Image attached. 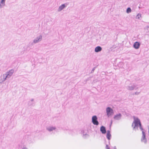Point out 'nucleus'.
Returning a JSON list of instances; mask_svg holds the SVG:
<instances>
[{"mask_svg": "<svg viewBox=\"0 0 149 149\" xmlns=\"http://www.w3.org/2000/svg\"><path fill=\"white\" fill-rule=\"evenodd\" d=\"M92 122L95 125H98L99 123L97 120V118L96 116H93L92 118Z\"/></svg>", "mask_w": 149, "mask_h": 149, "instance_id": "39448f33", "label": "nucleus"}, {"mask_svg": "<svg viewBox=\"0 0 149 149\" xmlns=\"http://www.w3.org/2000/svg\"><path fill=\"white\" fill-rule=\"evenodd\" d=\"M88 80V79H87V81Z\"/></svg>", "mask_w": 149, "mask_h": 149, "instance_id": "f704fd0d", "label": "nucleus"}, {"mask_svg": "<svg viewBox=\"0 0 149 149\" xmlns=\"http://www.w3.org/2000/svg\"><path fill=\"white\" fill-rule=\"evenodd\" d=\"M107 134H111L110 130H107Z\"/></svg>", "mask_w": 149, "mask_h": 149, "instance_id": "cd10ccee", "label": "nucleus"}, {"mask_svg": "<svg viewBox=\"0 0 149 149\" xmlns=\"http://www.w3.org/2000/svg\"><path fill=\"white\" fill-rule=\"evenodd\" d=\"M6 0H1L0 2V8H2L5 5V1Z\"/></svg>", "mask_w": 149, "mask_h": 149, "instance_id": "ddd939ff", "label": "nucleus"}, {"mask_svg": "<svg viewBox=\"0 0 149 149\" xmlns=\"http://www.w3.org/2000/svg\"><path fill=\"white\" fill-rule=\"evenodd\" d=\"M97 68V66H95V67H94L92 69V70L91 71V73H93L94 70H95V69Z\"/></svg>", "mask_w": 149, "mask_h": 149, "instance_id": "5701e85b", "label": "nucleus"}, {"mask_svg": "<svg viewBox=\"0 0 149 149\" xmlns=\"http://www.w3.org/2000/svg\"><path fill=\"white\" fill-rule=\"evenodd\" d=\"M109 144H110V141H109Z\"/></svg>", "mask_w": 149, "mask_h": 149, "instance_id": "72a5a7b5", "label": "nucleus"}, {"mask_svg": "<svg viewBox=\"0 0 149 149\" xmlns=\"http://www.w3.org/2000/svg\"><path fill=\"white\" fill-rule=\"evenodd\" d=\"M140 93V92H136L134 93V94H133V95H134L135 94L136 95H138Z\"/></svg>", "mask_w": 149, "mask_h": 149, "instance_id": "393cba45", "label": "nucleus"}, {"mask_svg": "<svg viewBox=\"0 0 149 149\" xmlns=\"http://www.w3.org/2000/svg\"><path fill=\"white\" fill-rule=\"evenodd\" d=\"M106 113L107 117H109L113 114L114 111L111 107H108L106 109Z\"/></svg>", "mask_w": 149, "mask_h": 149, "instance_id": "f03ea898", "label": "nucleus"}, {"mask_svg": "<svg viewBox=\"0 0 149 149\" xmlns=\"http://www.w3.org/2000/svg\"><path fill=\"white\" fill-rule=\"evenodd\" d=\"M14 70L13 69H11L9 71L6 72V76H4L6 78V79L7 78H10V77L12 75L13 73H14Z\"/></svg>", "mask_w": 149, "mask_h": 149, "instance_id": "423d86ee", "label": "nucleus"}, {"mask_svg": "<svg viewBox=\"0 0 149 149\" xmlns=\"http://www.w3.org/2000/svg\"><path fill=\"white\" fill-rule=\"evenodd\" d=\"M68 5V4L67 3L62 4L61 5L59 6L58 9V11H61L64 8L66 7Z\"/></svg>", "mask_w": 149, "mask_h": 149, "instance_id": "9d476101", "label": "nucleus"}, {"mask_svg": "<svg viewBox=\"0 0 149 149\" xmlns=\"http://www.w3.org/2000/svg\"><path fill=\"white\" fill-rule=\"evenodd\" d=\"M122 117V115L120 113H119L114 115L113 117V118L115 120H119Z\"/></svg>", "mask_w": 149, "mask_h": 149, "instance_id": "6e6552de", "label": "nucleus"}, {"mask_svg": "<svg viewBox=\"0 0 149 149\" xmlns=\"http://www.w3.org/2000/svg\"><path fill=\"white\" fill-rule=\"evenodd\" d=\"M22 149H27V148L26 147H23L22 148Z\"/></svg>", "mask_w": 149, "mask_h": 149, "instance_id": "c756f323", "label": "nucleus"}, {"mask_svg": "<svg viewBox=\"0 0 149 149\" xmlns=\"http://www.w3.org/2000/svg\"><path fill=\"white\" fill-rule=\"evenodd\" d=\"M125 114L127 116H128L129 114V113H125Z\"/></svg>", "mask_w": 149, "mask_h": 149, "instance_id": "2f4dec72", "label": "nucleus"}, {"mask_svg": "<svg viewBox=\"0 0 149 149\" xmlns=\"http://www.w3.org/2000/svg\"><path fill=\"white\" fill-rule=\"evenodd\" d=\"M56 127H49L47 128V129L49 132L52 131L53 130H55Z\"/></svg>", "mask_w": 149, "mask_h": 149, "instance_id": "2eb2a0df", "label": "nucleus"}, {"mask_svg": "<svg viewBox=\"0 0 149 149\" xmlns=\"http://www.w3.org/2000/svg\"><path fill=\"white\" fill-rule=\"evenodd\" d=\"M141 14L139 13L138 14L136 17V18L138 19H140V17H141Z\"/></svg>", "mask_w": 149, "mask_h": 149, "instance_id": "4be33fe9", "label": "nucleus"}, {"mask_svg": "<svg viewBox=\"0 0 149 149\" xmlns=\"http://www.w3.org/2000/svg\"><path fill=\"white\" fill-rule=\"evenodd\" d=\"M134 126L132 127H133V130H134L135 131H136V130H138V127H139V125L137 124H134Z\"/></svg>", "mask_w": 149, "mask_h": 149, "instance_id": "f3484780", "label": "nucleus"}, {"mask_svg": "<svg viewBox=\"0 0 149 149\" xmlns=\"http://www.w3.org/2000/svg\"><path fill=\"white\" fill-rule=\"evenodd\" d=\"M112 121H111V124L109 125V129H110V130H111V124H112Z\"/></svg>", "mask_w": 149, "mask_h": 149, "instance_id": "bb28decb", "label": "nucleus"}, {"mask_svg": "<svg viewBox=\"0 0 149 149\" xmlns=\"http://www.w3.org/2000/svg\"><path fill=\"white\" fill-rule=\"evenodd\" d=\"M102 50V47L100 46H97L96 47L95 49V52H98L101 51Z\"/></svg>", "mask_w": 149, "mask_h": 149, "instance_id": "f8f14e48", "label": "nucleus"}, {"mask_svg": "<svg viewBox=\"0 0 149 149\" xmlns=\"http://www.w3.org/2000/svg\"><path fill=\"white\" fill-rule=\"evenodd\" d=\"M3 79H2L1 78V79H0V82H1V83L2 84V83L3 82V81H5L6 80V78L5 77V76L4 75L3 76Z\"/></svg>", "mask_w": 149, "mask_h": 149, "instance_id": "6ab92c4d", "label": "nucleus"}, {"mask_svg": "<svg viewBox=\"0 0 149 149\" xmlns=\"http://www.w3.org/2000/svg\"><path fill=\"white\" fill-rule=\"evenodd\" d=\"M137 85L135 84H131L127 86V89L129 91H132L134 89L136 90L139 88V87H137Z\"/></svg>", "mask_w": 149, "mask_h": 149, "instance_id": "7ed1b4c3", "label": "nucleus"}, {"mask_svg": "<svg viewBox=\"0 0 149 149\" xmlns=\"http://www.w3.org/2000/svg\"><path fill=\"white\" fill-rule=\"evenodd\" d=\"M82 133L83 134V136L84 138H86V137H88L89 135L87 134V132L85 130H83L81 131Z\"/></svg>", "mask_w": 149, "mask_h": 149, "instance_id": "4468645a", "label": "nucleus"}, {"mask_svg": "<svg viewBox=\"0 0 149 149\" xmlns=\"http://www.w3.org/2000/svg\"><path fill=\"white\" fill-rule=\"evenodd\" d=\"M147 29L149 30V27H147Z\"/></svg>", "mask_w": 149, "mask_h": 149, "instance_id": "473e14b6", "label": "nucleus"}, {"mask_svg": "<svg viewBox=\"0 0 149 149\" xmlns=\"http://www.w3.org/2000/svg\"><path fill=\"white\" fill-rule=\"evenodd\" d=\"M106 149H110V148L108 145L107 144H106Z\"/></svg>", "mask_w": 149, "mask_h": 149, "instance_id": "a878e982", "label": "nucleus"}, {"mask_svg": "<svg viewBox=\"0 0 149 149\" xmlns=\"http://www.w3.org/2000/svg\"><path fill=\"white\" fill-rule=\"evenodd\" d=\"M139 126L140 130L142 132V136L141 139V141L144 142L145 144H146L147 142V140L146 138V131L143 129L141 124Z\"/></svg>", "mask_w": 149, "mask_h": 149, "instance_id": "f257e3e1", "label": "nucleus"}, {"mask_svg": "<svg viewBox=\"0 0 149 149\" xmlns=\"http://www.w3.org/2000/svg\"><path fill=\"white\" fill-rule=\"evenodd\" d=\"M132 10L130 8L128 7L126 10V12L127 13H129L131 12Z\"/></svg>", "mask_w": 149, "mask_h": 149, "instance_id": "412c9836", "label": "nucleus"}, {"mask_svg": "<svg viewBox=\"0 0 149 149\" xmlns=\"http://www.w3.org/2000/svg\"><path fill=\"white\" fill-rule=\"evenodd\" d=\"M100 131L103 134H105L106 132V130L105 127L104 126L102 125L100 128Z\"/></svg>", "mask_w": 149, "mask_h": 149, "instance_id": "9b49d317", "label": "nucleus"}, {"mask_svg": "<svg viewBox=\"0 0 149 149\" xmlns=\"http://www.w3.org/2000/svg\"><path fill=\"white\" fill-rule=\"evenodd\" d=\"M113 149H117L116 146H115L113 147Z\"/></svg>", "mask_w": 149, "mask_h": 149, "instance_id": "7c9ffc66", "label": "nucleus"}, {"mask_svg": "<svg viewBox=\"0 0 149 149\" xmlns=\"http://www.w3.org/2000/svg\"><path fill=\"white\" fill-rule=\"evenodd\" d=\"M124 65V63L123 62H120L118 63L117 65V66H118L119 68H123Z\"/></svg>", "mask_w": 149, "mask_h": 149, "instance_id": "dca6fc26", "label": "nucleus"}, {"mask_svg": "<svg viewBox=\"0 0 149 149\" xmlns=\"http://www.w3.org/2000/svg\"><path fill=\"white\" fill-rule=\"evenodd\" d=\"M33 100H34V99H31V100L30 101L32 102H33Z\"/></svg>", "mask_w": 149, "mask_h": 149, "instance_id": "c85d7f7f", "label": "nucleus"}, {"mask_svg": "<svg viewBox=\"0 0 149 149\" xmlns=\"http://www.w3.org/2000/svg\"><path fill=\"white\" fill-rule=\"evenodd\" d=\"M133 117L134 120L132 124V127H133L134 124H138L139 125L141 124L140 120L138 117H136L134 116H133Z\"/></svg>", "mask_w": 149, "mask_h": 149, "instance_id": "20e7f679", "label": "nucleus"}, {"mask_svg": "<svg viewBox=\"0 0 149 149\" xmlns=\"http://www.w3.org/2000/svg\"><path fill=\"white\" fill-rule=\"evenodd\" d=\"M141 43L137 41L135 42L133 45V47L136 49H138L139 48Z\"/></svg>", "mask_w": 149, "mask_h": 149, "instance_id": "1a4fd4ad", "label": "nucleus"}, {"mask_svg": "<svg viewBox=\"0 0 149 149\" xmlns=\"http://www.w3.org/2000/svg\"><path fill=\"white\" fill-rule=\"evenodd\" d=\"M107 73V72H104V71H102L101 72V73H102V75H107V74H106V73ZM107 73L108 74V72H107Z\"/></svg>", "mask_w": 149, "mask_h": 149, "instance_id": "b1692460", "label": "nucleus"}, {"mask_svg": "<svg viewBox=\"0 0 149 149\" xmlns=\"http://www.w3.org/2000/svg\"><path fill=\"white\" fill-rule=\"evenodd\" d=\"M28 104L29 106H34L33 103L30 101H29L28 102Z\"/></svg>", "mask_w": 149, "mask_h": 149, "instance_id": "aec40b11", "label": "nucleus"}, {"mask_svg": "<svg viewBox=\"0 0 149 149\" xmlns=\"http://www.w3.org/2000/svg\"><path fill=\"white\" fill-rule=\"evenodd\" d=\"M42 36L41 35H40L39 36H38L34 39V40H33V42L31 43V45H33V43H37L41 41L42 39Z\"/></svg>", "mask_w": 149, "mask_h": 149, "instance_id": "0eeeda50", "label": "nucleus"}, {"mask_svg": "<svg viewBox=\"0 0 149 149\" xmlns=\"http://www.w3.org/2000/svg\"><path fill=\"white\" fill-rule=\"evenodd\" d=\"M111 134H107L106 137L109 140L111 139Z\"/></svg>", "mask_w": 149, "mask_h": 149, "instance_id": "a211bd4d", "label": "nucleus"}]
</instances>
